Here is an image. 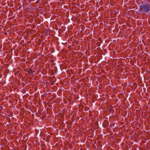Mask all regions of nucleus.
I'll use <instances>...</instances> for the list:
<instances>
[{"label": "nucleus", "instance_id": "1", "mask_svg": "<svg viewBox=\"0 0 150 150\" xmlns=\"http://www.w3.org/2000/svg\"><path fill=\"white\" fill-rule=\"evenodd\" d=\"M149 7L147 5L141 6H140V9L142 11L147 12L149 10Z\"/></svg>", "mask_w": 150, "mask_h": 150}]
</instances>
